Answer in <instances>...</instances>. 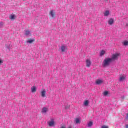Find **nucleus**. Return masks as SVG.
<instances>
[{
	"mask_svg": "<svg viewBox=\"0 0 128 128\" xmlns=\"http://www.w3.org/2000/svg\"><path fill=\"white\" fill-rule=\"evenodd\" d=\"M34 42V40H27L26 42L28 44H32V42Z\"/></svg>",
	"mask_w": 128,
	"mask_h": 128,
	"instance_id": "nucleus-20",
	"label": "nucleus"
},
{
	"mask_svg": "<svg viewBox=\"0 0 128 128\" xmlns=\"http://www.w3.org/2000/svg\"><path fill=\"white\" fill-rule=\"evenodd\" d=\"M108 91H105L104 92V96H108Z\"/></svg>",
	"mask_w": 128,
	"mask_h": 128,
	"instance_id": "nucleus-23",
	"label": "nucleus"
},
{
	"mask_svg": "<svg viewBox=\"0 0 128 128\" xmlns=\"http://www.w3.org/2000/svg\"><path fill=\"white\" fill-rule=\"evenodd\" d=\"M46 92V90H44L42 91L41 96L42 98H45Z\"/></svg>",
	"mask_w": 128,
	"mask_h": 128,
	"instance_id": "nucleus-12",
	"label": "nucleus"
},
{
	"mask_svg": "<svg viewBox=\"0 0 128 128\" xmlns=\"http://www.w3.org/2000/svg\"><path fill=\"white\" fill-rule=\"evenodd\" d=\"M90 64H92V62H90V60H86V66H87V68H90Z\"/></svg>",
	"mask_w": 128,
	"mask_h": 128,
	"instance_id": "nucleus-7",
	"label": "nucleus"
},
{
	"mask_svg": "<svg viewBox=\"0 0 128 128\" xmlns=\"http://www.w3.org/2000/svg\"><path fill=\"white\" fill-rule=\"evenodd\" d=\"M105 1H106V2H108V0H104Z\"/></svg>",
	"mask_w": 128,
	"mask_h": 128,
	"instance_id": "nucleus-30",
	"label": "nucleus"
},
{
	"mask_svg": "<svg viewBox=\"0 0 128 128\" xmlns=\"http://www.w3.org/2000/svg\"><path fill=\"white\" fill-rule=\"evenodd\" d=\"M126 120H128V114H126Z\"/></svg>",
	"mask_w": 128,
	"mask_h": 128,
	"instance_id": "nucleus-27",
	"label": "nucleus"
},
{
	"mask_svg": "<svg viewBox=\"0 0 128 128\" xmlns=\"http://www.w3.org/2000/svg\"><path fill=\"white\" fill-rule=\"evenodd\" d=\"M92 124H94V122L92 121H90L87 124V126H88V128H90V126H92Z\"/></svg>",
	"mask_w": 128,
	"mask_h": 128,
	"instance_id": "nucleus-15",
	"label": "nucleus"
},
{
	"mask_svg": "<svg viewBox=\"0 0 128 128\" xmlns=\"http://www.w3.org/2000/svg\"><path fill=\"white\" fill-rule=\"evenodd\" d=\"M60 50L61 52H66V50H68V48L66 46L62 45L60 46Z\"/></svg>",
	"mask_w": 128,
	"mask_h": 128,
	"instance_id": "nucleus-4",
	"label": "nucleus"
},
{
	"mask_svg": "<svg viewBox=\"0 0 128 128\" xmlns=\"http://www.w3.org/2000/svg\"><path fill=\"white\" fill-rule=\"evenodd\" d=\"M31 90L32 92H36V88L35 86H33L31 88Z\"/></svg>",
	"mask_w": 128,
	"mask_h": 128,
	"instance_id": "nucleus-14",
	"label": "nucleus"
},
{
	"mask_svg": "<svg viewBox=\"0 0 128 128\" xmlns=\"http://www.w3.org/2000/svg\"><path fill=\"white\" fill-rule=\"evenodd\" d=\"M112 62V59L110 58H106L104 60L102 66L104 68H106V66H108Z\"/></svg>",
	"mask_w": 128,
	"mask_h": 128,
	"instance_id": "nucleus-1",
	"label": "nucleus"
},
{
	"mask_svg": "<svg viewBox=\"0 0 128 128\" xmlns=\"http://www.w3.org/2000/svg\"><path fill=\"white\" fill-rule=\"evenodd\" d=\"M114 18H110L108 20V24H110V26H112V24H114Z\"/></svg>",
	"mask_w": 128,
	"mask_h": 128,
	"instance_id": "nucleus-11",
	"label": "nucleus"
},
{
	"mask_svg": "<svg viewBox=\"0 0 128 128\" xmlns=\"http://www.w3.org/2000/svg\"><path fill=\"white\" fill-rule=\"evenodd\" d=\"M75 121L76 124H80V119L78 118H76Z\"/></svg>",
	"mask_w": 128,
	"mask_h": 128,
	"instance_id": "nucleus-22",
	"label": "nucleus"
},
{
	"mask_svg": "<svg viewBox=\"0 0 128 128\" xmlns=\"http://www.w3.org/2000/svg\"><path fill=\"white\" fill-rule=\"evenodd\" d=\"M120 54V53H116L114 54H113L112 58H110L111 59V60H112V62H114V60H118V58Z\"/></svg>",
	"mask_w": 128,
	"mask_h": 128,
	"instance_id": "nucleus-2",
	"label": "nucleus"
},
{
	"mask_svg": "<svg viewBox=\"0 0 128 128\" xmlns=\"http://www.w3.org/2000/svg\"><path fill=\"white\" fill-rule=\"evenodd\" d=\"M49 126H54V120L53 118L50 120V121L48 122Z\"/></svg>",
	"mask_w": 128,
	"mask_h": 128,
	"instance_id": "nucleus-3",
	"label": "nucleus"
},
{
	"mask_svg": "<svg viewBox=\"0 0 128 128\" xmlns=\"http://www.w3.org/2000/svg\"><path fill=\"white\" fill-rule=\"evenodd\" d=\"M104 82V80L98 79L96 82V84H102Z\"/></svg>",
	"mask_w": 128,
	"mask_h": 128,
	"instance_id": "nucleus-9",
	"label": "nucleus"
},
{
	"mask_svg": "<svg viewBox=\"0 0 128 128\" xmlns=\"http://www.w3.org/2000/svg\"><path fill=\"white\" fill-rule=\"evenodd\" d=\"M104 16H108L110 14V11L108 10L105 11L104 12Z\"/></svg>",
	"mask_w": 128,
	"mask_h": 128,
	"instance_id": "nucleus-13",
	"label": "nucleus"
},
{
	"mask_svg": "<svg viewBox=\"0 0 128 128\" xmlns=\"http://www.w3.org/2000/svg\"><path fill=\"white\" fill-rule=\"evenodd\" d=\"M102 128H108V126H106V125H104L102 126Z\"/></svg>",
	"mask_w": 128,
	"mask_h": 128,
	"instance_id": "nucleus-24",
	"label": "nucleus"
},
{
	"mask_svg": "<svg viewBox=\"0 0 128 128\" xmlns=\"http://www.w3.org/2000/svg\"><path fill=\"white\" fill-rule=\"evenodd\" d=\"M66 108H66H67L66 107V108Z\"/></svg>",
	"mask_w": 128,
	"mask_h": 128,
	"instance_id": "nucleus-31",
	"label": "nucleus"
},
{
	"mask_svg": "<svg viewBox=\"0 0 128 128\" xmlns=\"http://www.w3.org/2000/svg\"><path fill=\"white\" fill-rule=\"evenodd\" d=\"M88 104H90L88 100H86L84 102V106H88Z\"/></svg>",
	"mask_w": 128,
	"mask_h": 128,
	"instance_id": "nucleus-16",
	"label": "nucleus"
},
{
	"mask_svg": "<svg viewBox=\"0 0 128 128\" xmlns=\"http://www.w3.org/2000/svg\"><path fill=\"white\" fill-rule=\"evenodd\" d=\"M10 20H14L16 18V16L14 14H11L10 16Z\"/></svg>",
	"mask_w": 128,
	"mask_h": 128,
	"instance_id": "nucleus-18",
	"label": "nucleus"
},
{
	"mask_svg": "<svg viewBox=\"0 0 128 128\" xmlns=\"http://www.w3.org/2000/svg\"><path fill=\"white\" fill-rule=\"evenodd\" d=\"M6 48H8V50H10L12 48V42H8V44L6 45Z\"/></svg>",
	"mask_w": 128,
	"mask_h": 128,
	"instance_id": "nucleus-5",
	"label": "nucleus"
},
{
	"mask_svg": "<svg viewBox=\"0 0 128 128\" xmlns=\"http://www.w3.org/2000/svg\"><path fill=\"white\" fill-rule=\"evenodd\" d=\"M126 80V75H121L119 78V82H124Z\"/></svg>",
	"mask_w": 128,
	"mask_h": 128,
	"instance_id": "nucleus-8",
	"label": "nucleus"
},
{
	"mask_svg": "<svg viewBox=\"0 0 128 128\" xmlns=\"http://www.w3.org/2000/svg\"><path fill=\"white\" fill-rule=\"evenodd\" d=\"M104 54H106V51L102 50L100 52V56H104Z\"/></svg>",
	"mask_w": 128,
	"mask_h": 128,
	"instance_id": "nucleus-19",
	"label": "nucleus"
},
{
	"mask_svg": "<svg viewBox=\"0 0 128 128\" xmlns=\"http://www.w3.org/2000/svg\"><path fill=\"white\" fill-rule=\"evenodd\" d=\"M47 112H48V108L46 107H43L41 111L42 114H46Z\"/></svg>",
	"mask_w": 128,
	"mask_h": 128,
	"instance_id": "nucleus-6",
	"label": "nucleus"
},
{
	"mask_svg": "<svg viewBox=\"0 0 128 128\" xmlns=\"http://www.w3.org/2000/svg\"><path fill=\"white\" fill-rule=\"evenodd\" d=\"M124 46H128V41H124L123 42H122Z\"/></svg>",
	"mask_w": 128,
	"mask_h": 128,
	"instance_id": "nucleus-21",
	"label": "nucleus"
},
{
	"mask_svg": "<svg viewBox=\"0 0 128 128\" xmlns=\"http://www.w3.org/2000/svg\"><path fill=\"white\" fill-rule=\"evenodd\" d=\"M4 61H2V60H0V64H3Z\"/></svg>",
	"mask_w": 128,
	"mask_h": 128,
	"instance_id": "nucleus-26",
	"label": "nucleus"
},
{
	"mask_svg": "<svg viewBox=\"0 0 128 128\" xmlns=\"http://www.w3.org/2000/svg\"><path fill=\"white\" fill-rule=\"evenodd\" d=\"M126 128H128V124H126Z\"/></svg>",
	"mask_w": 128,
	"mask_h": 128,
	"instance_id": "nucleus-28",
	"label": "nucleus"
},
{
	"mask_svg": "<svg viewBox=\"0 0 128 128\" xmlns=\"http://www.w3.org/2000/svg\"><path fill=\"white\" fill-rule=\"evenodd\" d=\"M24 34L25 36H32V32H30V31L26 30L25 31Z\"/></svg>",
	"mask_w": 128,
	"mask_h": 128,
	"instance_id": "nucleus-10",
	"label": "nucleus"
},
{
	"mask_svg": "<svg viewBox=\"0 0 128 128\" xmlns=\"http://www.w3.org/2000/svg\"><path fill=\"white\" fill-rule=\"evenodd\" d=\"M3 26H4V22H0V28H2Z\"/></svg>",
	"mask_w": 128,
	"mask_h": 128,
	"instance_id": "nucleus-25",
	"label": "nucleus"
},
{
	"mask_svg": "<svg viewBox=\"0 0 128 128\" xmlns=\"http://www.w3.org/2000/svg\"><path fill=\"white\" fill-rule=\"evenodd\" d=\"M61 128H66L64 126H62Z\"/></svg>",
	"mask_w": 128,
	"mask_h": 128,
	"instance_id": "nucleus-29",
	"label": "nucleus"
},
{
	"mask_svg": "<svg viewBox=\"0 0 128 128\" xmlns=\"http://www.w3.org/2000/svg\"><path fill=\"white\" fill-rule=\"evenodd\" d=\"M50 16L52 18H54V10H51L50 13Z\"/></svg>",
	"mask_w": 128,
	"mask_h": 128,
	"instance_id": "nucleus-17",
	"label": "nucleus"
}]
</instances>
